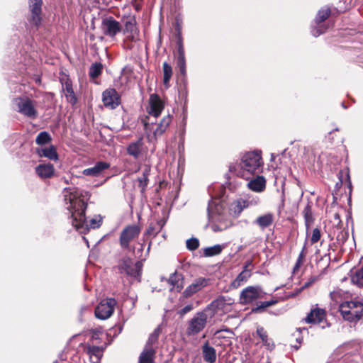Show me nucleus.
I'll list each match as a JSON object with an SVG mask.
<instances>
[{
	"instance_id": "obj_1",
	"label": "nucleus",
	"mask_w": 363,
	"mask_h": 363,
	"mask_svg": "<svg viewBox=\"0 0 363 363\" xmlns=\"http://www.w3.org/2000/svg\"><path fill=\"white\" fill-rule=\"evenodd\" d=\"M64 201L66 208L71 214V223L72 226L79 233H86L89 228H97L102 223L101 216H94L89 222L85 217L86 203L82 198V191L75 187L66 188L64 190Z\"/></svg>"
},
{
	"instance_id": "obj_2",
	"label": "nucleus",
	"mask_w": 363,
	"mask_h": 363,
	"mask_svg": "<svg viewBox=\"0 0 363 363\" xmlns=\"http://www.w3.org/2000/svg\"><path fill=\"white\" fill-rule=\"evenodd\" d=\"M262 159L260 151H252L245 153L238 163L231 164L229 171L237 177L248 180L262 168Z\"/></svg>"
},
{
	"instance_id": "obj_3",
	"label": "nucleus",
	"mask_w": 363,
	"mask_h": 363,
	"mask_svg": "<svg viewBox=\"0 0 363 363\" xmlns=\"http://www.w3.org/2000/svg\"><path fill=\"white\" fill-rule=\"evenodd\" d=\"M339 310L342 318L350 322H357L363 316V303L357 300L342 302Z\"/></svg>"
},
{
	"instance_id": "obj_4",
	"label": "nucleus",
	"mask_w": 363,
	"mask_h": 363,
	"mask_svg": "<svg viewBox=\"0 0 363 363\" xmlns=\"http://www.w3.org/2000/svg\"><path fill=\"white\" fill-rule=\"evenodd\" d=\"M211 316L212 313H208V309L196 313L188 323L186 334L193 336L199 333L205 328L208 318Z\"/></svg>"
},
{
	"instance_id": "obj_5",
	"label": "nucleus",
	"mask_w": 363,
	"mask_h": 363,
	"mask_svg": "<svg viewBox=\"0 0 363 363\" xmlns=\"http://www.w3.org/2000/svg\"><path fill=\"white\" fill-rule=\"evenodd\" d=\"M13 103L19 113L32 119L38 117L37 101L28 96H23L16 98Z\"/></svg>"
},
{
	"instance_id": "obj_6",
	"label": "nucleus",
	"mask_w": 363,
	"mask_h": 363,
	"mask_svg": "<svg viewBox=\"0 0 363 363\" xmlns=\"http://www.w3.org/2000/svg\"><path fill=\"white\" fill-rule=\"evenodd\" d=\"M117 269L121 274L135 279L140 274L141 264L140 262L133 264L131 259L125 257L119 261Z\"/></svg>"
},
{
	"instance_id": "obj_7",
	"label": "nucleus",
	"mask_w": 363,
	"mask_h": 363,
	"mask_svg": "<svg viewBox=\"0 0 363 363\" xmlns=\"http://www.w3.org/2000/svg\"><path fill=\"white\" fill-rule=\"evenodd\" d=\"M141 231L138 225L126 226L121 233L120 245L123 249H128L130 243L138 237Z\"/></svg>"
},
{
	"instance_id": "obj_8",
	"label": "nucleus",
	"mask_w": 363,
	"mask_h": 363,
	"mask_svg": "<svg viewBox=\"0 0 363 363\" xmlns=\"http://www.w3.org/2000/svg\"><path fill=\"white\" fill-rule=\"evenodd\" d=\"M116 301L114 298L102 300L95 309V315L101 320H106L111 317L114 311Z\"/></svg>"
},
{
	"instance_id": "obj_9",
	"label": "nucleus",
	"mask_w": 363,
	"mask_h": 363,
	"mask_svg": "<svg viewBox=\"0 0 363 363\" xmlns=\"http://www.w3.org/2000/svg\"><path fill=\"white\" fill-rule=\"evenodd\" d=\"M101 29L104 35L113 40L122 28L120 23L110 16L102 20Z\"/></svg>"
},
{
	"instance_id": "obj_10",
	"label": "nucleus",
	"mask_w": 363,
	"mask_h": 363,
	"mask_svg": "<svg viewBox=\"0 0 363 363\" xmlns=\"http://www.w3.org/2000/svg\"><path fill=\"white\" fill-rule=\"evenodd\" d=\"M264 293L261 287L250 286L245 288L240 293V301L242 304L250 303L257 299L262 298Z\"/></svg>"
},
{
	"instance_id": "obj_11",
	"label": "nucleus",
	"mask_w": 363,
	"mask_h": 363,
	"mask_svg": "<svg viewBox=\"0 0 363 363\" xmlns=\"http://www.w3.org/2000/svg\"><path fill=\"white\" fill-rule=\"evenodd\" d=\"M330 14L329 8H323L318 11L315 19V26L312 28L311 33L315 37H318L324 33L328 28V26L322 23L326 20Z\"/></svg>"
},
{
	"instance_id": "obj_12",
	"label": "nucleus",
	"mask_w": 363,
	"mask_h": 363,
	"mask_svg": "<svg viewBox=\"0 0 363 363\" xmlns=\"http://www.w3.org/2000/svg\"><path fill=\"white\" fill-rule=\"evenodd\" d=\"M42 0H29V11L30 15L28 21L30 24L38 27L42 21Z\"/></svg>"
},
{
	"instance_id": "obj_13",
	"label": "nucleus",
	"mask_w": 363,
	"mask_h": 363,
	"mask_svg": "<svg viewBox=\"0 0 363 363\" xmlns=\"http://www.w3.org/2000/svg\"><path fill=\"white\" fill-rule=\"evenodd\" d=\"M233 303V300L228 296H220L214 300L206 309H208V313L215 311H221L226 313L230 310V306Z\"/></svg>"
},
{
	"instance_id": "obj_14",
	"label": "nucleus",
	"mask_w": 363,
	"mask_h": 363,
	"mask_svg": "<svg viewBox=\"0 0 363 363\" xmlns=\"http://www.w3.org/2000/svg\"><path fill=\"white\" fill-rule=\"evenodd\" d=\"M207 211L209 220H214L215 219H224L223 204L218 199H212L211 201H209Z\"/></svg>"
},
{
	"instance_id": "obj_15",
	"label": "nucleus",
	"mask_w": 363,
	"mask_h": 363,
	"mask_svg": "<svg viewBox=\"0 0 363 363\" xmlns=\"http://www.w3.org/2000/svg\"><path fill=\"white\" fill-rule=\"evenodd\" d=\"M305 321L308 323L323 324L322 328L329 326L326 323V312L324 309L315 308L311 311L305 318Z\"/></svg>"
},
{
	"instance_id": "obj_16",
	"label": "nucleus",
	"mask_w": 363,
	"mask_h": 363,
	"mask_svg": "<svg viewBox=\"0 0 363 363\" xmlns=\"http://www.w3.org/2000/svg\"><path fill=\"white\" fill-rule=\"evenodd\" d=\"M209 279L199 277L196 279L189 286L186 288L182 294L184 298H189L199 292L209 284Z\"/></svg>"
},
{
	"instance_id": "obj_17",
	"label": "nucleus",
	"mask_w": 363,
	"mask_h": 363,
	"mask_svg": "<svg viewBox=\"0 0 363 363\" xmlns=\"http://www.w3.org/2000/svg\"><path fill=\"white\" fill-rule=\"evenodd\" d=\"M164 103L155 94H151L149 99L147 112L150 116L157 118L164 109Z\"/></svg>"
},
{
	"instance_id": "obj_18",
	"label": "nucleus",
	"mask_w": 363,
	"mask_h": 363,
	"mask_svg": "<svg viewBox=\"0 0 363 363\" xmlns=\"http://www.w3.org/2000/svg\"><path fill=\"white\" fill-rule=\"evenodd\" d=\"M104 105L108 108L114 109L121 103L120 96L118 92L113 89H109L103 92Z\"/></svg>"
},
{
	"instance_id": "obj_19",
	"label": "nucleus",
	"mask_w": 363,
	"mask_h": 363,
	"mask_svg": "<svg viewBox=\"0 0 363 363\" xmlns=\"http://www.w3.org/2000/svg\"><path fill=\"white\" fill-rule=\"evenodd\" d=\"M124 29L123 33L127 34V40L133 41L135 40L134 33L136 30V20L135 16H128L123 18Z\"/></svg>"
},
{
	"instance_id": "obj_20",
	"label": "nucleus",
	"mask_w": 363,
	"mask_h": 363,
	"mask_svg": "<svg viewBox=\"0 0 363 363\" xmlns=\"http://www.w3.org/2000/svg\"><path fill=\"white\" fill-rule=\"evenodd\" d=\"M110 167V164L106 162H97L94 167L83 170V174L91 177H99L101 173Z\"/></svg>"
},
{
	"instance_id": "obj_21",
	"label": "nucleus",
	"mask_w": 363,
	"mask_h": 363,
	"mask_svg": "<svg viewBox=\"0 0 363 363\" xmlns=\"http://www.w3.org/2000/svg\"><path fill=\"white\" fill-rule=\"evenodd\" d=\"M256 335L259 337L262 341V345L266 349L272 350L274 347L273 340L269 337L267 332L263 327L257 326L256 330Z\"/></svg>"
},
{
	"instance_id": "obj_22",
	"label": "nucleus",
	"mask_w": 363,
	"mask_h": 363,
	"mask_svg": "<svg viewBox=\"0 0 363 363\" xmlns=\"http://www.w3.org/2000/svg\"><path fill=\"white\" fill-rule=\"evenodd\" d=\"M35 172L42 179L50 178L55 172L54 166L50 163L40 164L36 167Z\"/></svg>"
},
{
	"instance_id": "obj_23",
	"label": "nucleus",
	"mask_w": 363,
	"mask_h": 363,
	"mask_svg": "<svg viewBox=\"0 0 363 363\" xmlns=\"http://www.w3.org/2000/svg\"><path fill=\"white\" fill-rule=\"evenodd\" d=\"M247 187L256 192H262L265 189L266 180L262 176H257L251 179L247 184Z\"/></svg>"
},
{
	"instance_id": "obj_24",
	"label": "nucleus",
	"mask_w": 363,
	"mask_h": 363,
	"mask_svg": "<svg viewBox=\"0 0 363 363\" xmlns=\"http://www.w3.org/2000/svg\"><path fill=\"white\" fill-rule=\"evenodd\" d=\"M172 121V116L170 114L163 117L160 123L157 125V128L154 130L153 135L155 138L161 136L169 126Z\"/></svg>"
},
{
	"instance_id": "obj_25",
	"label": "nucleus",
	"mask_w": 363,
	"mask_h": 363,
	"mask_svg": "<svg viewBox=\"0 0 363 363\" xmlns=\"http://www.w3.org/2000/svg\"><path fill=\"white\" fill-rule=\"evenodd\" d=\"M203 359L208 363H214L216 360V350L206 342L202 347Z\"/></svg>"
},
{
	"instance_id": "obj_26",
	"label": "nucleus",
	"mask_w": 363,
	"mask_h": 363,
	"mask_svg": "<svg viewBox=\"0 0 363 363\" xmlns=\"http://www.w3.org/2000/svg\"><path fill=\"white\" fill-rule=\"evenodd\" d=\"M178 56L177 59V65L182 74H186V60L184 56V50L182 41L179 40L178 43Z\"/></svg>"
},
{
	"instance_id": "obj_27",
	"label": "nucleus",
	"mask_w": 363,
	"mask_h": 363,
	"mask_svg": "<svg viewBox=\"0 0 363 363\" xmlns=\"http://www.w3.org/2000/svg\"><path fill=\"white\" fill-rule=\"evenodd\" d=\"M313 202L308 201L306 205L303 210V216L305 220V225L306 230H308L311 225L314 221V218L312 212Z\"/></svg>"
},
{
	"instance_id": "obj_28",
	"label": "nucleus",
	"mask_w": 363,
	"mask_h": 363,
	"mask_svg": "<svg viewBox=\"0 0 363 363\" xmlns=\"http://www.w3.org/2000/svg\"><path fill=\"white\" fill-rule=\"evenodd\" d=\"M251 276L252 273L248 272L247 270H242V272L231 282L230 286L233 289H238L240 286L245 284L251 277Z\"/></svg>"
},
{
	"instance_id": "obj_29",
	"label": "nucleus",
	"mask_w": 363,
	"mask_h": 363,
	"mask_svg": "<svg viewBox=\"0 0 363 363\" xmlns=\"http://www.w3.org/2000/svg\"><path fill=\"white\" fill-rule=\"evenodd\" d=\"M155 354L153 347H145L139 357V363H154Z\"/></svg>"
},
{
	"instance_id": "obj_30",
	"label": "nucleus",
	"mask_w": 363,
	"mask_h": 363,
	"mask_svg": "<svg viewBox=\"0 0 363 363\" xmlns=\"http://www.w3.org/2000/svg\"><path fill=\"white\" fill-rule=\"evenodd\" d=\"M274 222V215L268 213L257 218L255 223L262 229L270 226Z\"/></svg>"
},
{
	"instance_id": "obj_31",
	"label": "nucleus",
	"mask_w": 363,
	"mask_h": 363,
	"mask_svg": "<svg viewBox=\"0 0 363 363\" xmlns=\"http://www.w3.org/2000/svg\"><path fill=\"white\" fill-rule=\"evenodd\" d=\"M142 147L143 140L140 138L137 141L129 144L127 147V152L130 155L134 157L135 158H138L141 153Z\"/></svg>"
},
{
	"instance_id": "obj_32",
	"label": "nucleus",
	"mask_w": 363,
	"mask_h": 363,
	"mask_svg": "<svg viewBox=\"0 0 363 363\" xmlns=\"http://www.w3.org/2000/svg\"><path fill=\"white\" fill-rule=\"evenodd\" d=\"M38 153L40 157H45L50 160L57 161L58 160V155L56 149L53 145L48 147L41 148L38 150Z\"/></svg>"
},
{
	"instance_id": "obj_33",
	"label": "nucleus",
	"mask_w": 363,
	"mask_h": 363,
	"mask_svg": "<svg viewBox=\"0 0 363 363\" xmlns=\"http://www.w3.org/2000/svg\"><path fill=\"white\" fill-rule=\"evenodd\" d=\"M168 281L172 286V290L175 289L177 291H180L184 287L183 277L181 274L177 272L172 274Z\"/></svg>"
},
{
	"instance_id": "obj_34",
	"label": "nucleus",
	"mask_w": 363,
	"mask_h": 363,
	"mask_svg": "<svg viewBox=\"0 0 363 363\" xmlns=\"http://www.w3.org/2000/svg\"><path fill=\"white\" fill-rule=\"evenodd\" d=\"M351 280L353 284L358 286L363 285V266L358 267L357 268L351 271Z\"/></svg>"
},
{
	"instance_id": "obj_35",
	"label": "nucleus",
	"mask_w": 363,
	"mask_h": 363,
	"mask_svg": "<svg viewBox=\"0 0 363 363\" xmlns=\"http://www.w3.org/2000/svg\"><path fill=\"white\" fill-rule=\"evenodd\" d=\"M64 91L67 100L71 104H75L77 102V98L73 91L72 84L69 82H65Z\"/></svg>"
},
{
	"instance_id": "obj_36",
	"label": "nucleus",
	"mask_w": 363,
	"mask_h": 363,
	"mask_svg": "<svg viewBox=\"0 0 363 363\" xmlns=\"http://www.w3.org/2000/svg\"><path fill=\"white\" fill-rule=\"evenodd\" d=\"M162 67H163V84L166 88H168L169 86L170 79L172 76V68L167 62H164Z\"/></svg>"
},
{
	"instance_id": "obj_37",
	"label": "nucleus",
	"mask_w": 363,
	"mask_h": 363,
	"mask_svg": "<svg viewBox=\"0 0 363 363\" xmlns=\"http://www.w3.org/2000/svg\"><path fill=\"white\" fill-rule=\"evenodd\" d=\"M211 223V228L214 232H219L226 229L228 224L225 222L224 219H215L214 220H209Z\"/></svg>"
},
{
	"instance_id": "obj_38",
	"label": "nucleus",
	"mask_w": 363,
	"mask_h": 363,
	"mask_svg": "<svg viewBox=\"0 0 363 363\" xmlns=\"http://www.w3.org/2000/svg\"><path fill=\"white\" fill-rule=\"evenodd\" d=\"M150 172V167L145 166L143 171V175L138 178L139 186L144 191L148 183V177Z\"/></svg>"
},
{
	"instance_id": "obj_39",
	"label": "nucleus",
	"mask_w": 363,
	"mask_h": 363,
	"mask_svg": "<svg viewBox=\"0 0 363 363\" xmlns=\"http://www.w3.org/2000/svg\"><path fill=\"white\" fill-rule=\"evenodd\" d=\"M223 250V246L220 245H216L211 247H206L203 250V254L206 257H212L219 255Z\"/></svg>"
},
{
	"instance_id": "obj_40",
	"label": "nucleus",
	"mask_w": 363,
	"mask_h": 363,
	"mask_svg": "<svg viewBox=\"0 0 363 363\" xmlns=\"http://www.w3.org/2000/svg\"><path fill=\"white\" fill-rule=\"evenodd\" d=\"M51 136L48 132L43 131L40 132L36 137L35 143L38 145H43L50 143L51 141Z\"/></svg>"
},
{
	"instance_id": "obj_41",
	"label": "nucleus",
	"mask_w": 363,
	"mask_h": 363,
	"mask_svg": "<svg viewBox=\"0 0 363 363\" xmlns=\"http://www.w3.org/2000/svg\"><path fill=\"white\" fill-rule=\"evenodd\" d=\"M160 332V328H157L154 330V332L152 334H150L148 340L145 345V347H153V345H155L157 342Z\"/></svg>"
},
{
	"instance_id": "obj_42",
	"label": "nucleus",
	"mask_w": 363,
	"mask_h": 363,
	"mask_svg": "<svg viewBox=\"0 0 363 363\" xmlns=\"http://www.w3.org/2000/svg\"><path fill=\"white\" fill-rule=\"evenodd\" d=\"M102 65L100 63H95L92 65L89 69V76L94 79L101 74Z\"/></svg>"
},
{
	"instance_id": "obj_43",
	"label": "nucleus",
	"mask_w": 363,
	"mask_h": 363,
	"mask_svg": "<svg viewBox=\"0 0 363 363\" xmlns=\"http://www.w3.org/2000/svg\"><path fill=\"white\" fill-rule=\"evenodd\" d=\"M162 227V224L161 223V221L158 222L157 224L153 225L150 224L147 229V234L152 235H156L161 230Z\"/></svg>"
},
{
	"instance_id": "obj_44",
	"label": "nucleus",
	"mask_w": 363,
	"mask_h": 363,
	"mask_svg": "<svg viewBox=\"0 0 363 363\" xmlns=\"http://www.w3.org/2000/svg\"><path fill=\"white\" fill-rule=\"evenodd\" d=\"M199 246V240L196 238H191L186 240V247L189 250H195Z\"/></svg>"
},
{
	"instance_id": "obj_45",
	"label": "nucleus",
	"mask_w": 363,
	"mask_h": 363,
	"mask_svg": "<svg viewBox=\"0 0 363 363\" xmlns=\"http://www.w3.org/2000/svg\"><path fill=\"white\" fill-rule=\"evenodd\" d=\"M320 237L321 234L320 230L318 228H314L312 231V235L310 238L311 243L312 245L316 243L320 240Z\"/></svg>"
},
{
	"instance_id": "obj_46",
	"label": "nucleus",
	"mask_w": 363,
	"mask_h": 363,
	"mask_svg": "<svg viewBox=\"0 0 363 363\" xmlns=\"http://www.w3.org/2000/svg\"><path fill=\"white\" fill-rule=\"evenodd\" d=\"M304 250H305V247L303 248L302 251L301 252V253L299 254V256L298 257V259L296 261V263L295 264V266L294 267V273L298 270L301 266V264H302L303 262V257L305 256V253H304Z\"/></svg>"
},
{
	"instance_id": "obj_47",
	"label": "nucleus",
	"mask_w": 363,
	"mask_h": 363,
	"mask_svg": "<svg viewBox=\"0 0 363 363\" xmlns=\"http://www.w3.org/2000/svg\"><path fill=\"white\" fill-rule=\"evenodd\" d=\"M318 280V278L316 277H313L310 278L308 281L304 283V284L302 286L301 288L297 290L296 294H298L300 293L303 289H306L311 286L313 283H315Z\"/></svg>"
},
{
	"instance_id": "obj_48",
	"label": "nucleus",
	"mask_w": 363,
	"mask_h": 363,
	"mask_svg": "<svg viewBox=\"0 0 363 363\" xmlns=\"http://www.w3.org/2000/svg\"><path fill=\"white\" fill-rule=\"evenodd\" d=\"M254 269V264L252 259H247L244 265L242 270H247L248 272L252 273V271Z\"/></svg>"
},
{
	"instance_id": "obj_49",
	"label": "nucleus",
	"mask_w": 363,
	"mask_h": 363,
	"mask_svg": "<svg viewBox=\"0 0 363 363\" xmlns=\"http://www.w3.org/2000/svg\"><path fill=\"white\" fill-rule=\"evenodd\" d=\"M341 291L340 290L333 291L330 294V296L332 300H333L335 303H338L340 298H341Z\"/></svg>"
},
{
	"instance_id": "obj_50",
	"label": "nucleus",
	"mask_w": 363,
	"mask_h": 363,
	"mask_svg": "<svg viewBox=\"0 0 363 363\" xmlns=\"http://www.w3.org/2000/svg\"><path fill=\"white\" fill-rule=\"evenodd\" d=\"M276 303H277V301H263L260 303V305L259 306H257V310L269 307L272 305H274Z\"/></svg>"
},
{
	"instance_id": "obj_51",
	"label": "nucleus",
	"mask_w": 363,
	"mask_h": 363,
	"mask_svg": "<svg viewBox=\"0 0 363 363\" xmlns=\"http://www.w3.org/2000/svg\"><path fill=\"white\" fill-rule=\"evenodd\" d=\"M192 309H193V305L189 304V305H186V306H184L182 309H181L179 311V313L180 315L182 316V315L186 314L187 313H189V311H191Z\"/></svg>"
},
{
	"instance_id": "obj_52",
	"label": "nucleus",
	"mask_w": 363,
	"mask_h": 363,
	"mask_svg": "<svg viewBox=\"0 0 363 363\" xmlns=\"http://www.w3.org/2000/svg\"><path fill=\"white\" fill-rule=\"evenodd\" d=\"M88 351L90 354L96 355L99 353V347L96 346H91L88 348Z\"/></svg>"
},
{
	"instance_id": "obj_53",
	"label": "nucleus",
	"mask_w": 363,
	"mask_h": 363,
	"mask_svg": "<svg viewBox=\"0 0 363 363\" xmlns=\"http://www.w3.org/2000/svg\"><path fill=\"white\" fill-rule=\"evenodd\" d=\"M333 218H334V222H335V223L337 225H340L341 223L340 217V215L337 213H335L333 215Z\"/></svg>"
},
{
	"instance_id": "obj_54",
	"label": "nucleus",
	"mask_w": 363,
	"mask_h": 363,
	"mask_svg": "<svg viewBox=\"0 0 363 363\" xmlns=\"http://www.w3.org/2000/svg\"><path fill=\"white\" fill-rule=\"evenodd\" d=\"M132 4L137 11L140 10L141 6L136 2V0H133Z\"/></svg>"
},
{
	"instance_id": "obj_55",
	"label": "nucleus",
	"mask_w": 363,
	"mask_h": 363,
	"mask_svg": "<svg viewBox=\"0 0 363 363\" xmlns=\"http://www.w3.org/2000/svg\"><path fill=\"white\" fill-rule=\"evenodd\" d=\"M144 125L146 130H148L149 127L150 126V124L147 123H145Z\"/></svg>"
},
{
	"instance_id": "obj_56",
	"label": "nucleus",
	"mask_w": 363,
	"mask_h": 363,
	"mask_svg": "<svg viewBox=\"0 0 363 363\" xmlns=\"http://www.w3.org/2000/svg\"><path fill=\"white\" fill-rule=\"evenodd\" d=\"M83 240L86 242L87 246L89 247V242H88V240H86V238L85 237H83Z\"/></svg>"
},
{
	"instance_id": "obj_57",
	"label": "nucleus",
	"mask_w": 363,
	"mask_h": 363,
	"mask_svg": "<svg viewBox=\"0 0 363 363\" xmlns=\"http://www.w3.org/2000/svg\"><path fill=\"white\" fill-rule=\"evenodd\" d=\"M342 106L345 108H346V106H345V104H344L343 103L342 104Z\"/></svg>"
},
{
	"instance_id": "obj_58",
	"label": "nucleus",
	"mask_w": 363,
	"mask_h": 363,
	"mask_svg": "<svg viewBox=\"0 0 363 363\" xmlns=\"http://www.w3.org/2000/svg\"><path fill=\"white\" fill-rule=\"evenodd\" d=\"M54 363H57V361H55V362H54Z\"/></svg>"
}]
</instances>
